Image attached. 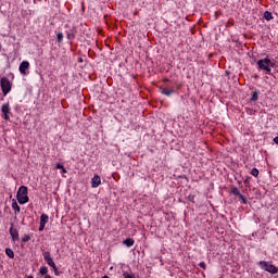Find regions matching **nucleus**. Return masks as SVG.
Returning <instances> with one entry per match:
<instances>
[{
    "mask_svg": "<svg viewBox=\"0 0 278 278\" xmlns=\"http://www.w3.org/2000/svg\"><path fill=\"white\" fill-rule=\"evenodd\" d=\"M99 186H101V176L94 175L93 178L91 179V187L99 188Z\"/></svg>",
    "mask_w": 278,
    "mask_h": 278,
    "instance_id": "1a4fd4ad",
    "label": "nucleus"
},
{
    "mask_svg": "<svg viewBox=\"0 0 278 278\" xmlns=\"http://www.w3.org/2000/svg\"><path fill=\"white\" fill-rule=\"evenodd\" d=\"M135 243H136V241H134L132 238H127L126 240L123 241V244H125L128 248L131 247Z\"/></svg>",
    "mask_w": 278,
    "mask_h": 278,
    "instance_id": "ddd939ff",
    "label": "nucleus"
},
{
    "mask_svg": "<svg viewBox=\"0 0 278 278\" xmlns=\"http://www.w3.org/2000/svg\"><path fill=\"white\" fill-rule=\"evenodd\" d=\"M230 192H231V194H233L235 197H239V194H240V190H238L237 187H231Z\"/></svg>",
    "mask_w": 278,
    "mask_h": 278,
    "instance_id": "dca6fc26",
    "label": "nucleus"
},
{
    "mask_svg": "<svg viewBox=\"0 0 278 278\" xmlns=\"http://www.w3.org/2000/svg\"><path fill=\"white\" fill-rule=\"evenodd\" d=\"M27 187L21 186L16 193V199L20 203V205H25V203H29V197L27 195Z\"/></svg>",
    "mask_w": 278,
    "mask_h": 278,
    "instance_id": "f257e3e1",
    "label": "nucleus"
},
{
    "mask_svg": "<svg viewBox=\"0 0 278 278\" xmlns=\"http://www.w3.org/2000/svg\"><path fill=\"white\" fill-rule=\"evenodd\" d=\"M200 268H203V270H205V268H207V266L205 265V262H201L199 264Z\"/></svg>",
    "mask_w": 278,
    "mask_h": 278,
    "instance_id": "bb28decb",
    "label": "nucleus"
},
{
    "mask_svg": "<svg viewBox=\"0 0 278 278\" xmlns=\"http://www.w3.org/2000/svg\"><path fill=\"white\" fill-rule=\"evenodd\" d=\"M5 254L8 255V257H10V260H14V251L12 249L7 248Z\"/></svg>",
    "mask_w": 278,
    "mask_h": 278,
    "instance_id": "4468645a",
    "label": "nucleus"
},
{
    "mask_svg": "<svg viewBox=\"0 0 278 278\" xmlns=\"http://www.w3.org/2000/svg\"><path fill=\"white\" fill-rule=\"evenodd\" d=\"M56 168H58V169H61L62 173H66V168H64V165H62V164H60V163L56 164Z\"/></svg>",
    "mask_w": 278,
    "mask_h": 278,
    "instance_id": "5701e85b",
    "label": "nucleus"
},
{
    "mask_svg": "<svg viewBox=\"0 0 278 278\" xmlns=\"http://www.w3.org/2000/svg\"><path fill=\"white\" fill-rule=\"evenodd\" d=\"M54 275H60V273L58 271V267H56V270H54Z\"/></svg>",
    "mask_w": 278,
    "mask_h": 278,
    "instance_id": "c756f323",
    "label": "nucleus"
},
{
    "mask_svg": "<svg viewBox=\"0 0 278 278\" xmlns=\"http://www.w3.org/2000/svg\"><path fill=\"white\" fill-rule=\"evenodd\" d=\"M48 223H49V215L42 214V215L40 216V224H41V225H47Z\"/></svg>",
    "mask_w": 278,
    "mask_h": 278,
    "instance_id": "f8f14e48",
    "label": "nucleus"
},
{
    "mask_svg": "<svg viewBox=\"0 0 278 278\" xmlns=\"http://www.w3.org/2000/svg\"><path fill=\"white\" fill-rule=\"evenodd\" d=\"M257 99H260V92L254 91L252 97H251V101H257Z\"/></svg>",
    "mask_w": 278,
    "mask_h": 278,
    "instance_id": "a211bd4d",
    "label": "nucleus"
},
{
    "mask_svg": "<svg viewBox=\"0 0 278 278\" xmlns=\"http://www.w3.org/2000/svg\"><path fill=\"white\" fill-rule=\"evenodd\" d=\"M40 275H46L49 273V268L47 266H42L39 269Z\"/></svg>",
    "mask_w": 278,
    "mask_h": 278,
    "instance_id": "f3484780",
    "label": "nucleus"
},
{
    "mask_svg": "<svg viewBox=\"0 0 278 278\" xmlns=\"http://www.w3.org/2000/svg\"><path fill=\"white\" fill-rule=\"evenodd\" d=\"M238 198H239V200L240 201H242V203H244V204H247V199L244 198V195H242V193H240L239 195H238Z\"/></svg>",
    "mask_w": 278,
    "mask_h": 278,
    "instance_id": "b1692460",
    "label": "nucleus"
},
{
    "mask_svg": "<svg viewBox=\"0 0 278 278\" xmlns=\"http://www.w3.org/2000/svg\"><path fill=\"white\" fill-rule=\"evenodd\" d=\"M251 175H253V177H258L260 176V170L257 168H252L251 170Z\"/></svg>",
    "mask_w": 278,
    "mask_h": 278,
    "instance_id": "aec40b11",
    "label": "nucleus"
},
{
    "mask_svg": "<svg viewBox=\"0 0 278 278\" xmlns=\"http://www.w3.org/2000/svg\"><path fill=\"white\" fill-rule=\"evenodd\" d=\"M188 201H191V203H194V194H189Z\"/></svg>",
    "mask_w": 278,
    "mask_h": 278,
    "instance_id": "a878e982",
    "label": "nucleus"
},
{
    "mask_svg": "<svg viewBox=\"0 0 278 278\" xmlns=\"http://www.w3.org/2000/svg\"><path fill=\"white\" fill-rule=\"evenodd\" d=\"M31 240V237H29V235H24L22 238V241L24 242H29Z\"/></svg>",
    "mask_w": 278,
    "mask_h": 278,
    "instance_id": "4be33fe9",
    "label": "nucleus"
},
{
    "mask_svg": "<svg viewBox=\"0 0 278 278\" xmlns=\"http://www.w3.org/2000/svg\"><path fill=\"white\" fill-rule=\"evenodd\" d=\"M164 81H168V79H167V78H165V79H164Z\"/></svg>",
    "mask_w": 278,
    "mask_h": 278,
    "instance_id": "2f4dec72",
    "label": "nucleus"
},
{
    "mask_svg": "<svg viewBox=\"0 0 278 278\" xmlns=\"http://www.w3.org/2000/svg\"><path fill=\"white\" fill-rule=\"evenodd\" d=\"M258 68L262 71H266L267 73H270V66H274L270 59H262L257 62Z\"/></svg>",
    "mask_w": 278,
    "mask_h": 278,
    "instance_id": "20e7f679",
    "label": "nucleus"
},
{
    "mask_svg": "<svg viewBox=\"0 0 278 278\" xmlns=\"http://www.w3.org/2000/svg\"><path fill=\"white\" fill-rule=\"evenodd\" d=\"M39 231H45V224H40Z\"/></svg>",
    "mask_w": 278,
    "mask_h": 278,
    "instance_id": "cd10ccee",
    "label": "nucleus"
},
{
    "mask_svg": "<svg viewBox=\"0 0 278 278\" xmlns=\"http://www.w3.org/2000/svg\"><path fill=\"white\" fill-rule=\"evenodd\" d=\"M160 90L161 94H165V97H170V94H175V88L173 87L170 89L161 87Z\"/></svg>",
    "mask_w": 278,
    "mask_h": 278,
    "instance_id": "9d476101",
    "label": "nucleus"
},
{
    "mask_svg": "<svg viewBox=\"0 0 278 278\" xmlns=\"http://www.w3.org/2000/svg\"><path fill=\"white\" fill-rule=\"evenodd\" d=\"M274 142H275L276 144H278V137H275V138H274Z\"/></svg>",
    "mask_w": 278,
    "mask_h": 278,
    "instance_id": "c85d7f7f",
    "label": "nucleus"
},
{
    "mask_svg": "<svg viewBox=\"0 0 278 278\" xmlns=\"http://www.w3.org/2000/svg\"><path fill=\"white\" fill-rule=\"evenodd\" d=\"M258 265L263 270H266V273H270V275H277L278 273V267L266 261H261Z\"/></svg>",
    "mask_w": 278,
    "mask_h": 278,
    "instance_id": "f03ea898",
    "label": "nucleus"
},
{
    "mask_svg": "<svg viewBox=\"0 0 278 278\" xmlns=\"http://www.w3.org/2000/svg\"><path fill=\"white\" fill-rule=\"evenodd\" d=\"M29 70V63L27 61H23L20 64V73L22 75H27V71Z\"/></svg>",
    "mask_w": 278,
    "mask_h": 278,
    "instance_id": "6e6552de",
    "label": "nucleus"
},
{
    "mask_svg": "<svg viewBox=\"0 0 278 278\" xmlns=\"http://www.w3.org/2000/svg\"><path fill=\"white\" fill-rule=\"evenodd\" d=\"M12 210H14L15 214H18L21 212V206L16 202V200H13L12 202Z\"/></svg>",
    "mask_w": 278,
    "mask_h": 278,
    "instance_id": "9b49d317",
    "label": "nucleus"
},
{
    "mask_svg": "<svg viewBox=\"0 0 278 278\" xmlns=\"http://www.w3.org/2000/svg\"><path fill=\"white\" fill-rule=\"evenodd\" d=\"M26 278H34V277L30 275V276H26Z\"/></svg>",
    "mask_w": 278,
    "mask_h": 278,
    "instance_id": "7c9ffc66",
    "label": "nucleus"
},
{
    "mask_svg": "<svg viewBox=\"0 0 278 278\" xmlns=\"http://www.w3.org/2000/svg\"><path fill=\"white\" fill-rule=\"evenodd\" d=\"M45 262H47L48 266L53 268V270H56L55 262H53V257H51V252H45L43 253Z\"/></svg>",
    "mask_w": 278,
    "mask_h": 278,
    "instance_id": "39448f33",
    "label": "nucleus"
},
{
    "mask_svg": "<svg viewBox=\"0 0 278 278\" xmlns=\"http://www.w3.org/2000/svg\"><path fill=\"white\" fill-rule=\"evenodd\" d=\"M56 40H58V42H62V40H64V34L58 33Z\"/></svg>",
    "mask_w": 278,
    "mask_h": 278,
    "instance_id": "412c9836",
    "label": "nucleus"
},
{
    "mask_svg": "<svg viewBox=\"0 0 278 278\" xmlns=\"http://www.w3.org/2000/svg\"><path fill=\"white\" fill-rule=\"evenodd\" d=\"M123 277H124V278H136L135 275H131V274H128V273H124V274H123Z\"/></svg>",
    "mask_w": 278,
    "mask_h": 278,
    "instance_id": "393cba45",
    "label": "nucleus"
},
{
    "mask_svg": "<svg viewBox=\"0 0 278 278\" xmlns=\"http://www.w3.org/2000/svg\"><path fill=\"white\" fill-rule=\"evenodd\" d=\"M263 16H264L265 21H273V13H270L268 11H265Z\"/></svg>",
    "mask_w": 278,
    "mask_h": 278,
    "instance_id": "2eb2a0df",
    "label": "nucleus"
},
{
    "mask_svg": "<svg viewBox=\"0 0 278 278\" xmlns=\"http://www.w3.org/2000/svg\"><path fill=\"white\" fill-rule=\"evenodd\" d=\"M1 112L4 115V121H10V104L4 103L1 108Z\"/></svg>",
    "mask_w": 278,
    "mask_h": 278,
    "instance_id": "0eeeda50",
    "label": "nucleus"
},
{
    "mask_svg": "<svg viewBox=\"0 0 278 278\" xmlns=\"http://www.w3.org/2000/svg\"><path fill=\"white\" fill-rule=\"evenodd\" d=\"M74 38H75V30L68 31V33H67V39H68V40H74Z\"/></svg>",
    "mask_w": 278,
    "mask_h": 278,
    "instance_id": "6ab92c4d",
    "label": "nucleus"
},
{
    "mask_svg": "<svg viewBox=\"0 0 278 278\" xmlns=\"http://www.w3.org/2000/svg\"><path fill=\"white\" fill-rule=\"evenodd\" d=\"M9 233H10L13 242H16V241L20 240L18 230L16 228H14V223H11V227H10Z\"/></svg>",
    "mask_w": 278,
    "mask_h": 278,
    "instance_id": "423d86ee",
    "label": "nucleus"
},
{
    "mask_svg": "<svg viewBox=\"0 0 278 278\" xmlns=\"http://www.w3.org/2000/svg\"><path fill=\"white\" fill-rule=\"evenodd\" d=\"M0 86L2 88V94L5 97L12 90V83L8 77H2L0 80Z\"/></svg>",
    "mask_w": 278,
    "mask_h": 278,
    "instance_id": "7ed1b4c3",
    "label": "nucleus"
}]
</instances>
